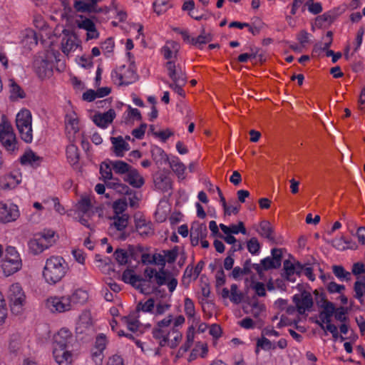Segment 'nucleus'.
<instances>
[{"label": "nucleus", "instance_id": "17", "mask_svg": "<svg viewBox=\"0 0 365 365\" xmlns=\"http://www.w3.org/2000/svg\"><path fill=\"white\" fill-rule=\"evenodd\" d=\"M207 235V227L199 222L193 223L190 229V240L192 246L198 245L199 241L205 239Z\"/></svg>", "mask_w": 365, "mask_h": 365}, {"label": "nucleus", "instance_id": "52", "mask_svg": "<svg viewBox=\"0 0 365 365\" xmlns=\"http://www.w3.org/2000/svg\"><path fill=\"white\" fill-rule=\"evenodd\" d=\"M125 70V66H120L118 69L114 70L111 73V78L113 81L118 86H124L123 71Z\"/></svg>", "mask_w": 365, "mask_h": 365}, {"label": "nucleus", "instance_id": "13", "mask_svg": "<svg viewBox=\"0 0 365 365\" xmlns=\"http://www.w3.org/2000/svg\"><path fill=\"white\" fill-rule=\"evenodd\" d=\"M271 255L272 257H267L261 260V264L264 270L277 269L282 264V249L273 248Z\"/></svg>", "mask_w": 365, "mask_h": 365}, {"label": "nucleus", "instance_id": "11", "mask_svg": "<svg viewBox=\"0 0 365 365\" xmlns=\"http://www.w3.org/2000/svg\"><path fill=\"white\" fill-rule=\"evenodd\" d=\"M292 300L296 305L297 312L300 314H303L307 311H309L313 306L312 296L309 292L306 291H304L301 295H294Z\"/></svg>", "mask_w": 365, "mask_h": 365}, {"label": "nucleus", "instance_id": "23", "mask_svg": "<svg viewBox=\"0 0 365 365\" xmlns=\"http://www.w3.org/2000/svg\"><path fill=\"white\" fill-rule=\"evenodd\" d=\"M22 266L21 260L4 259L1 264L4 274L8 277L18 272Z\"/></svg>", "mask_w": 365, "mask_h": 365}, {"label": "nucleus", "instance_id": "56", "mask_svg": "<svg viewBox=\"0 0 365 365\" xmlns=\"http://www.w3.org/2000/svg\"><path fill=\"white\" fill-rule=\"evenodd\" d=\"M128 216L127 215H122L114 218V225L119 231L123 230L127 227Z\"/></svg>", "mask_w": 365, "mask_h": 365}, {"label": "nucleus", "instance_id": "61", "mask_svg": "<svg viewBox=\"0 0 365 365\" xmlns=\"http://www.w3.org/2000/svg\"><path fill=\"white\" fill-rule=\"evenodd\" d=\"M4 259H18L21 260L19 254L14 247L9 246L6 249V254Z\"/></svg>", "mask_w": 365, "mask_h": 365}, {"label": "nucleus", "instance_id": "15", "mask_svg": "<svg viewBox=\"0 0 365 365\" xmlns=\"http://www.w3.org/2000/svg\"><path fill=\"white\" fill-rule=\"evenodd\" d=\"M63 33L64 36L61 40V50L63 53L68 55L78 48V39L76 35L70 34L68 30H63Z\"/></svg>", "mask_w": 365, "mask_h": 365}, {"label": "nucleus", "instance_id": "20", "mask_svg": "<svg viewBox=\"0 0 365 365\" xmlns=\"http://www.w3.org/2000/svg\"><path fill=\"white\" fill-rule=\"evenodd\" d=\"M21 180L19 175L13 173L6 174L0 178V187L3 190H11L15 188Z\"/></svg>", "mask_w": 365, "mask_h": 365}, {"label": "nucleus", "instance_id": "18", "mask_svg": "<svg viewBox=\"0 0 365 365\" xmlns=\"http://www.w3.org/2000/svg\"><path fill=\"white\" fill-rule=\"evenodd\" d=\"M257 232L261 237L266 238L272 245L278 244L279 240L275 237L274 228L269 221H262Z\"/></svg>", "mask_w": 365, "mask_h": 365}, {"label": "nucleus", "instance_id": "22", "mask_svg": "<svg viewBox=\"0 0 365 365\" xmlns=\"http://www.w3.org/2000/svg\"><path fill=\"white\" fill-rule=\"evenodd\" d=\"M34 67L40 78H43L52 73V63L47 59H36L34 61Z\"/></svg>", "mask_w": 365, "mask_h": 365}, {"label": "nucleus", "instance_id": "48", "mask_svg": "<svg viewBox=\"0 0 365 365\" xmlns=\"http://www.w3.org/2000/svg\"><path fill=\"white\" fill-rule=\"evenodd\" d=\"M257 347L255 350L256 353H258L259 348H261L264 351H269L276 349V344L274 343H272L267 338L264 337V335L262 336V338L257 339Z\"/></svg>", "mask_w": 365, "mask_h": 365}, {"label": "nucleus", "instance_id": "38", "mask_svg": "<svg viewBox=\"0 0 365 365\" xmlns=\"http://www.w3.org/2000/svg\"><path fill=\"white\" fill-rule=\"evenodd\" d=\"M212 40V36L210 33H206L205 29H202L201 34L196 38L190 39V43L198 48Z\"/></svg>", "mask_w": 365, "mask_h": 365}, {"label": "nucleus", "instance_id": "45", "mask_svg": "<svg viewBox=\"0 0 365 365\" xmlns=\"http://www.w3.org/2000/svg\"><path fill=\"white\" fill-rule=\"evenodd\" d=\"M67 158L71 164L75 165L78 162V149L74 144H70L66 148Z\"/></svg>", "mask_w": 365, "mask_h": 365}, {"label": "nucleus", "instance_id": "55", "mask_svg": "<svg viewBox=\"0 0 365 365\" xmlns=\"http://www.w3.org/2000/svg\"><path fill=\"white\" fill-rule=\"evenodd\" d=\"M168 1L165 0H156L153 4L154 11L158 14L160 15L165 13L168 10Z\"/></svg>", "mask_w": 365, "mask_h": 365}, {"label": "nucleus", "instance_id": "44", "mask_svg": "<svg viewBox=\"0 0 365 365\" xmlns=\"http://www.w3.org/2000/svg\"><path fill=\"white\" fill-rule=\"evenodd\" d=\"M337 16L336 11H329L322 15L318 16L316 18V23L320 26L323 25V24L326 22L331 24L337 18Z\"/></svg>", "mask_w": 365, "mask_h": 365}, {"label": "nucleus", "instance_id": "27", "mask_svg": "<svg viewBox=\"0 0 365 365\" xmlns=\"http://www.w3.org/2000/svg\"><path fill=\"white\" fill-rule=\"evenodd\" d=\"M154 183L155 187L162 192H168L172 188L170 178L163 173H159L155 176Z\"/></svg>", "mask_w": 365, "mask_h": 365}, {"label": "nucleus", "instance_id": "40", "mask_svg": "<svg viewBox=\"0 0 365 365\" xmlns=\"http://www.w3.org/2000/svg\"><path fill=\"white\" fill-rule=\"evenodd\" d=\"M75 24L78 29L86 31H88L96 26L92 20L84 17L83 15L77 16L75 19Z\"/></svg>", "mask_w": 365, "mask_h": 365}, {"label": "nucleus", "instance_id": "2", "mask_svg": "<svg viewBox=\"0 0 365 365\" xmlns=\"http://www.w3.org/2000/svg\"><path fill=\"white\" fill-rule=\"evenodd\" d=\"M68 269V264L62 257L52 256L46 261L43 276L48 284H54L64 277Z\"/></svg>", "mask_w": 365, "mask_h": 365}, {"label": "nucleus", "instance_id": "39", "mask_svg": "<svg viewBox=\"0 0 365 365\" xmlns=\"http://www.w3.org/2000/svg\"><path fill=\"white\" fill-rule=\"evenodd\" d=\"M41 160L32 150L26 152L20 158L22 165H38Z\"/></svg>", "mask_w": 365, "mask_h": 365}, {"label": "nucleus", "instance_id": "8", "mask_svg": "<svg viewBox=\"0 0 365 365\" xmlns=\"http://www.w3.org/2000/svg\"><path fill=\"white\" fill-rule=\"evenodd\" d=\"M46 306L52 312H64L73 308L68 296L51 297L47 299Z\"/></svg>", "mask_w": 365, "mask_h": 365}, {"label": "nucleus", "instance_id": "63", "mask_svg": "<svg viewBox=\"0 0 365 365\" xmlns=\"http://www.w3.org/2000/svg\"><path fill=\"white\" fill-rule=\"evenodd\" d=\"M178 255V248L176 247L172 250L164 251L165 258L166 257L165 260L168 263H173L176 260Z\"/></svg>", "mask_w": 365, "mask_h": 365}, {"label": "nucleus", "instance_id": "41", "mask_svg": "<svg viewBox=\"0 0 365 365\" xmlns=\"http://www.w3.org/2000/svg\"><path fill=\"white\" fill-rule=\"evenodd\" d=\"M112 170H113L110 163V160L108 162H103L100 166V174L101 175L100 179L104 182L108 180H113Z\"/></svg>", "mask_w": 365, "mask_h": 365}, {"label": "nucleus", "instance_id": "58", "mask_svg": "<svg viewBox=\"0 0 365 365\" xmlns=\"http://www.w3.org/2000/svg\"><path fill=\"white\" fill-rule=\"evenodd\" d=\"M305 6H307L308 11L313 14H318L322 11V6L319 2H314L313 0H308Z\"/></svg>", "mask_w": 365, "mask_h": 365}, {"label": "nucleus", "instance_id": "34", "mask_svg": "<svg viewBox=\"0 0 365 365\" xmlns=\"http://www.w3.org/2000/svg\"><path fill=\"white\" fill-rule=\"evenodd\" d=\"M220 228L222 231L225 234H235L237 235L241 232L243 235L246 234V229L245 227L244 223L242 222H239L237 225H231L229 227L224 225L220 224Z\"/></svg>", "mask_w": 365, "mask_h": 365}, {"label": "nucleus", "instance_id": "12", "mask_svg": "<svg viewBox=\"0 0 365 365\" xmlns=\"http://www.w3.org/2000/svg\"><path fill=\"white\" fill-rule=\"evenodd\" d=\"M155 279L159 287L167 284L170 292H174L178 285L177 279L173 277L170 272L163 268L160 269L158 273H156Z\"/></svg>", "mask_w": 365, "mask_h": 365}, {"label": "nucleus", "instance_id": "47", "mask_svg": "<svg viewBox=\"0 0 365 365\" xmlns=\"http://www.w3.org/2000/svg\"><path fill=\"white\" fill-rule=\"evenodd\" d=\"M155 307V301L153 298L148 299L145 302H140L135 309V314H139L140 312H152Z\"/></svg>", "mask_w": 365, "mask_h": 365}, {"label": "nucleus", "instance_id": "10", "mask_svg": "<svg viewBox=\"0 0 365 365\" xmlns=\"http://www.w3.org/2000/svg\"><path fill=\"white\" fill-rule=\"evenodd\" d=\"M19 215L17 205L13 203L0 202V222L7 223L15 221Z\"/></svg>", "mask_w": 365, "mask_h": 365}, {"label": "nucleus", "instance_id": "54", "mask_svg": "<svg viewBox=\"0 0 365 365\" xmlns=\"http://www.w3.org/2000/svg\"><path fill=\"white\" fill-rule=\"evenodd\" d=\"M143 252V248L141 246L129 245L128 247V252L129 257L134 261H138Z\"/></svg>", "mask_w": 365, "mask_h": 365}, {"label": "nucleus", "instance_id": "32", "mask_svg": "<svg viewBox=\"0 0 365 365\" xmlns=\"http://www.w3.org/2000/svg\"><path fill=\"white\" fill-rule=\"evenodd\" d=\"M282 277L287 281L294 282L296 281L294 275H297V272L292 262L289 259H286L283 263Z\"/></svg>", "mask_w": 365, "mask_h": 365}, {"label": "nucleus", "instance_id": "64", "mask_svg": "<svg viewBox=\"0 0 365 365\" xmlns=\"http://www.w3.org/2000/svg\"><path fill=\"white\" fill-rule=\"evenodd\" d=\"M91 207V202L88 197H83L82 198L80 202H78V210L83 212L86 213Z\"/></svg>", "mask_w": 365, "mask_h": 365}, {"label": "nucleus", "instance_id": "36", "mask_svg": "<svg viewBox=\"0 0 365 365\" xmlns=\"http://www.w3.org/2000/svg\"><path fill=\"white\" fill-rule=\"evenodd\" d=\"M179 45L177 43L172 42L170 46L165 45L162 48V53L165 59L172 61V58H176L178 56Z\"/></svg>", "mask_w": 365, "mask_h": 365}, {"label": "nucleus", "instance_id": "6", "mask_svg": "<svg viewBox=\"0 0 365 365\" xmlns=\"http://www.w3.org/2000/svg\"><path fill=\"white\" fill-rule=\"evenodd\" d=\"M0 143L9 152L17 149V140L13 128L6 120L0 123Z\"/></svg>", "mask_w": 365, "mask_h": 365}, {"label": "nucleus", "instance_id": "33", "mask_svg": "<svg viewBox=\"0 0 365 365\" xmlns=\"http://www.w3.org/2000/svg\"><path fill=\"white\" fill-rule=\"evenodd\" d=\"M73 7L78 12L100 13L102 11L101 9L93 7L91 2H86L82 0L76 1Z\"/></svg>", "mask_w": 365, "mask_h": 365}, {"label": "nucleus", "instance_id": "1", "mask_svg": "<svg viewBox=\"0 0 365 365\" xmlns=\"http://www.w3.org/2000/svg\"><path fill=\"white\" fill-rule=\"evenodd\" d=\"M73 336L67 328H62L53 336V354L58 365H70L72 361V354L67 351L71 343Z\"/></svg>", "mask_w": 365, "mask_h": 365}, {"label": "nucleus", "instance_id": "7", "mask_svg": "<svg viewBox=\"0 0 365 365\" xmlns=\"http://www.w3.org/2000/svg\"><path fill=\"white\" fill-rule=\"evenodd\" d=\"M317 305L323 309L319 312V320H316L315 323L318 324L321 329H324V324L327 322H331V317L335 312L334 304L326 300L324 296L322 297L320 301L317 302Z\"/></svg>", "mask_w": 365, "mask_h": 365}, {"label": "nucleus", "instance_id": "9", "mask_svg": "<svg viewBox=\"0 0 365 365\" xmlns=\"http://www.w3.org/2000/svg\"><path fill=\"white\" fill-rule=\"evenodd\" d=\"M165 68L172 83H187L186 73L180 64L176 65L174 61H168L165 63Z\"/></svg>", "mask_w": 365, "mask_h": 365}, {"label": "nucleus", "instance_id": "29", "mask_svg": "<svg viewBox=\"0 0 365 365\" xmlns=\"http://www.w3.org/2000/svg\"><path fill=\"white\" fill-rule=\"evenodd\" d=\"M124 180L134 187L139 188L144 184L143 178L140 175L137 170L132 168L125 176Z\"/></svg>", "mask_w": 365, "mask_h": 365}, {"label": "nucleus", "instance_id": "53", "mask_svg": "<svg viewBox=\"0 0 365 365\" xmlns=\"http://www.w3.org/2000/svg\"><path fill=\"white\" fill-rule=\"evenodd\" d=\"M345 238L344 237H341L340 238L333 240L331 244L333 247L339 250H345L346 249L355 250L357 246L353 245H345Z\"/></svg>", "mask_w": 365, "mask_h": 365}, {"label": "nucleus", "instance_id": "49", "mask_svg": "<svg viewBox=\"0 0 365 365\" xmlns=\"http://www.w3.org/2000/svg\"><path fill=\"white\" fill-rule=\"evenodd\" d=\"M113 255L116 262L120 265H125L128 262L129 255L128 250L120 248L116 249L115 251L114 252Z\"/></svg>", "mask_w": 365, "mask_h": 365}, {"label": "nucleus", "instance_id": "43", "mask_svg": "<svg viewBox=\"0 0 365 365\" xmlns=\"http://www.w3.org/2000/svg\"><path fill=\"white\" fill-rule=\"evenodd\" d=\"M140 314H135V312L129 314L125 317V322L127 324L128 329L132 332H135L138 330L140 322L138 320Z\"/></svg>", "mask_w": 365, "mask_h": 365}, {"label": "nucleus", "instance_id": "59", "mask_svg": "<svg viewBox=\"0 0 365 365\" xmlns=\"http://www.w3.org/2000/svg\"><path fill=\"white\" fill-rule=\"evenodd\" d=\"M185 313L187 315V317L192 318L195 316V305L193 301L186 297L185 299Z\"/></svg>", "mask_w": 365, "mask_h": 365}, {"label": "nucleus", "instance_id": "60", "mask_svg": "<svg viewBox=\"0 0 365 365\" xmlns=\"http://www.w3.org/2000/svg\"><path fill=\"white\" fill-rule=\"evenodd\" d=\"M251 288L258 297H265L267 294L265 286L262 282H253L251 284Z\"/></svg>", "mask_w": 365, "mask_h": 365}, {"label": "nucleus", "instance_id": "42", "mask_svg": "<svg viewBox=\"0 0 365 365\" xmlns=\"http://www.w3.org/2000/svg\"><path fill=\"white\" fill-rule=\"evenodd\" d=\"M123 76L124 77V86H128L138 79V75L134 70L133 63H131L130 66L126 69V71L125 70L123 71Z\"/></svg>", "mask_w": 365, "mask_h": 365}, {"label": "nucleus", "instance_id": "31", "mask_svg": "<svg viewBox=\"0 0 365 365\" xmlns=\"http://www.w3.org/2000/svg\"><path fill=\"white\" fill-rule=\"evenodd\" d=\"M169 165L172 170L177 175L178 178H185V165L176 156H173L168 161Z\"/></svg>", "mask_w": 365, "mask_h": 365}, {"label": "nucleus", "instance_id": "62", "mask_svg": "<svg viewBox=\"0 0 365 365\" xmlns=\"http://www.w3.org/2000/svg\"><path fill=\"white\" fill-rule=\"evenodd\" d=\"M334 317L337 321L341 322H346L348 318L346 317V309L344 307H340L337 309L335 308Z\"/></svg>", "mask_w": 365, "mask_h": 365}, {"label": "nucleus", "instance_id": "3", "mask_svg": "<svg viewBox=\"0 0 365 365\" xmlns=\"http://www.w3.org/2000/svg\"><path fill=\"white\" fill-rule=\"evenodd\" d=\"M16 125L21 138L26 143L33 140L32 115L29 110L21 109L16 115Z\"/></svg>", "mask_w": 365, "mask_h": 365}, {"label": "nucleus", "instance_id": "50", "mask_svg": "<svg viewBox=\"0 0 365 365\" xmlns=\"http://www.w3.org/2000/svg\"><path fill=\"white\" fill-rule=\"evenodd\" d=\"M230 294V299L234 304H238L242 302L243 294L241 292L238 291V287L236 284H232L231 285Z\"/></svg>", "mask_w": 365, "mask_h": 365}, {"label": "nucleus", "instance_id": "5", "mask_svg": "<svg viewBox=\"0 0 365 365\" xmlns=\"http://www.w3.org/2000/svg\"><path fill=\"white\" fill-rule=\"evenodd\" d=\"M173 322V316L168 315L163 319L159 321L157 325L153 328L152 334L155 339L158 341L161 347L165 346L170 337L171 323Z\"/></svg>", "mask_w": 365, "mask_h": 365}, {"label": "nucleus", "instance_id": "16", "mask_svg": "<svg viewBox=\"0 0 365 365\" xmlns=\"http://www.w3.org/2000/svg\"><path fill=\"white\" fill-rule=\"evenodd\" d=\"M115 115V111L113 109H109L105 113H96L92 119L98 127L106 128L113 122Z\"/></svg>", "mask_w": 365, "mask_h": 365}, {"label": "nucleus", "instance_id": "37", "mask_svg": "<svg viewBox=\"0 0 365 365\" xmlns=\"http://www.w3.org/2000/svg\"><path fill=\"white\" fill-rule=\"evenodd\" d=\"M110 163L113 171L116 174L127 175V173L132 169L130 165L122 160H110Z\"/></svg>", "mask_w": 365, "mask_h": 365}, {"label": "nucleus", "instance_id": "35", "mask_svg": "<svg viewBox=\"0 0 365 365\" xmlns=\"http://www.w3.org/2000/svg\"><path fill=\"white\" fill-rule=\"evenodd\" d=\"M354 290L355 292V298L363 303V296L365 294V277H357V280L354 284Z\"/></svg>", "mask_w": 365, "mask_h": 365}, {"label": "nucleus", "instance_id": "25", "mask_svg": "<svg viewBox=\"0 0 365 365\" xmlns=\"http://www.w3.org/2000/svg\"><path fill=\"white\" fill-rule=\"evenodd\" d=\"M107 343L108 340L104 334L101 333L96 336L95 341L96 351L93 353V357H98L101 362L103 359V351L105 350Z\"/></svg>", "mask_w": 365, "mask_h": 365}, {"label": "nucleus", "instance_id": "30", "mask_svg": "<svg viewBox=\"0 0 365 365\" xmlns=\"http://www.w3.org/2000/svg\"><path fill=\"white\" fill-rule=\"evenodd\" d=\"M71 302V306L73 307L74 305H82L88 299V294L87 291L78 289L71 296H68Z\"/></svg>", "mask_w": 365, "mask_h": 365}, {"label": "nucleus", "instance_id": "51", "mask_svg": "<svg viewBox=\"0 0 365 365\" xmlns=\"http://www.w3.org/2000/svg\"><path fill=\"white\" fill-rule=\"evenodd\" d=\"M170 333V337H169L167 345L173 349L178 346L179 341L181 340L182 334L176 328H172Z\"/></svg>", "mask_w": 365, "mask_h": 365}, {"label": "nucleus", "instance_id": "14", "mask_svg": "<svg viewBox=\"0 0 365 365\" xmlns=\"http://www.w3.org/2000/svg\"><path fill=\"white\" fill-rule=\"evenodd\" d=\"M51 246V243L46 241V239L39 235H36L28 242L29 250L31 253L34 255L42 253L44 250L48 249Z\"/></svg>", "mask_w": 365, "mask_h": 365}, {"label": "nucleus", "instance_id": "28", "mask_svg": "<svg viewBox=\"0 0 365 365\" xmlns=\"http://www.w3.org/2000/svg\"><path fill=\"white\" fill-rule=\"evenodd\" d=\"M105 183L108 187L113 189L118 192L128 195H133V191L130 190L127 185L122 184L118 178H114L113 177V180H106Z\"/></svg>", "mask_w": 365, "mask_h": 365}, {"label": "nucleus", "instance_id": "21", "mask_svg": "<svg viewBox=\"0 0 365 365\" xmlns=\"http://www.w3.org/2000/svg\"><path fill=\"white\" fill-rule=\"evenodd\" d=\"M135 223L136 230L140 236L146 237L154 235V229L150 222L139 218L135 220Z\"/></svg>", "mask_w": 365, "mask_h": 365}, {"label": "nucleus", "instance_id": "24", "mask_svg": "<svg viewBox=\"0 0 365 365\" xmlns=\"http://www.w3.org/2000/svg\"><path fill=\"white\" fill-rule=\"evenodd\" d=\"M111 143L114 149V153L118 157H123L125 151L130 150V145L126 143L123 137H112L110 138Z\"/></svg>", "mask_w": 365, "mask_h": 365}, {"label": "nucleus", "instance_id": "46", "mask_svg": "<svg viewBox=\"0 0 365 365\" xmlns=\"http://www.w3.org/2000/svg\"><path fill=\"white\" fill-rule=\"evenodd\" d=\"M9 88H10V93H11L10 98L11 99H17L19 98H24L25 97V93H24V91L12 79L9 80Z\"/></svg>", "mask_w": 365, "mask_h": 365}, {"label": "nucleus", "instance_id": "26", "mask_svg": "<svg viewBox=\"0 0 365 365\" xmlns=\"http://www.w3.org/2000/svg\"><path fill=\"white\" fill-rule=\"evenodd\" d=\"M150 153L152 158L158 167H160L170 160L165 151L157 145L151 147Z\"/></svg>", "mask_w": 365, "mask_h": 365}, {"label": "nucleus", "instance_id": "4", "mask_svg": "<svg viewBox=\"0 0 365 365\" xmlns=\"http://www.w3.org/2000/svg\"><path fill=\"white\" fill-rule=\"evenodd\" d=\"M7 298L11 311L14 314H20L26 303V294L19 283L12 284L8 290Z\"/></svg>", "mask_w": 365, "mask_h": 365}, {"label": "nucleus", "instance_id": "57", "mask_svg": "<svg viewBox=\"0 0 365 365\" xmlns=\"http://www.w3.org/2000/svg\"><path fill=\"white\" fill-rule=\"evenodd\" d=\"M248 251L252 255L258 254L260 249V244L256 237H252L247 243Z\"/></svg>", "mask_w": 365, "mask_h": 365}, {"label": "nucleus", "instance_id": "19", "mask_svg": "<svg viewBox=\"0 0 365 365\" xmlns=\"http://www.w3.org/2000/svg\"><path fill=\"white\" fill-rule=\"evenodd\" d=\"M121 279L125 283L130 284L136 289H140L141 292H143L141 282H145V280L135 274L133 269H126L123 272Z\"/></svg>", "mask_w": 365, "mask_h": 365}]
</instances>
